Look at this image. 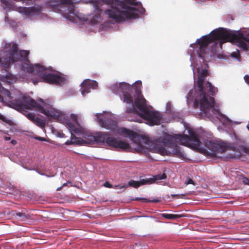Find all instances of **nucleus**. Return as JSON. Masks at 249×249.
Masks as SVG:
<instances>
[{"instance_id": "f257e3e1", "label": "nucleus", "mask_w": 249, "mask_h": 249, "mask_svg": "<svg viewBox=\"0 0 249 249\" xmlns=\"http://www.w3.org/2000/svg\"><path fill=\"white\" fill-rule=\"evenodd\" d=\"M142 84L141 81H136L134 85L122 82L114 84L111 88L114 93L123 96L124 102L131 105L126 108L127 112L139 114L151 125H158L161 116L157 111L149 110L146 100L141 93Z\"/></svg>"}, {"instance_id": "f03ea898", "label": "nucleus", "mask_w": 249, "mask_h": 249, "mask_svg": "<svg viewBox=\"0 0 249 249\" xmlns=\"http://www.w3.org/2000/svg\"><path fill=\"white\" fill-rule=\"evenodd\" d=\"M228 41L237 42L238 46L243 50L247 51L249 46L245 41L249 42V33H231L228 30L219 28L213 30L210 34L197 39L191 47L195 49L199 57L204 61H207L210 51L208 46L213 43L211 51H216L218 47L222 48V44Z\"/></svg>"}, {"instance_id": "7ed1b4c3", "label": "nucleus", "mask_w": 249, "mask_h": 249, "mask_svg": "<svg viewBox=\"0 0 249 249\" xmlns=\"http://www.w3.org/2000/svg\"><path fill=\"white\" fill-rule=\"evenodd\" d=\"M96 5L106 4L110 9L105 10V13L116 22H122L125 19L137 18L139 14L145 12V9L141 2L136 0H90Z\"/></svg>"}, {"instance_id": "20e7f679", "label": "nucleus", "mask_w": 249, "mask_h": 249, "mask_svg": "<svg viewBox=\"0 0 249 249\" xmlns=\"http://www.w3.org/2000/svg\"><path fill=\"white\" fill-rule=\"evenodd\" d=\"M188 133L189 136L180 135L178 136V139L182 145L198 150L202 153L206 152L208 150L213 153H219L222 149L219 144L209 140L205 142L204 147H203L196 132L190 129L188 130Z\"/></svg>"}, {"instance_id": "39448f33", "label": "nucleus", "mask_w": 249, "mask_h": 249, "mask_svg": "<svg viewBox=\"0 0 249 249\" xmlns=\"http://www.w3.org/2000/svg\"><path fill=\"white\" fill-rule=\"evenodd\" d=\"M206 77L198 74L197 81V86L200 92V99L196 98L194 102V105L196 108L200 107V109L204 113L207 114V111L210 108L213 107L214 105V99L213 97H208L206 94V89L209 88L208 91L212 96H213L218 91L217 89L213 86L212 84L207 82L206 87H204V82Z\"/></svg>"}, {"instance_id": "423d86ee", "label": "nucleus", "mask_w": 249, "mask_h": 249, "mask_svg": "<svg viewBox=\"0 0 249 249\" xmlns=\"http://www.w3.org/2000/svg\"><path fill=\"white\" fill-rule=\"evenodd\" d=\"M12 105L14 109L18 111L23 109H36L40 113L53 119H58L60 112L51 107L45 108L30 97H24L22 99L13 101Z\"/></svg>"}, {"instance_id": "0eeeda50", "label": "nucleus", "mask_w": 249, "mask_h": 249, "mask_svg": "<svg viewBox=\"0 0 249 249\" xmlns=\"http://www.w3.org/2000/svg\"><path fill=\"white\" fill-rule=\"evenodd\" d=\"M99 123L102 127L113 131L117 130V133L125 137H128L134 143L140 146L147 144L149 142L147 137L140 135L133 130L124 127L118 128L117 123L110 118H99Z\"/></svg>"}, {"instance_id": "6e6552de", "label": "nucleus", "mask_w": 249, "mask_h": 249, "mask_svg": "<svg viewBox=\"0 0 249 249\" xmlns=\"http://www.w3.org/2000/svg\"><path fill=\"white\" fill-rule=\"evenodd\" d=\"M29 52L27 50H20L16 43L6 44L1 57L0 56V65L8 69L10 64L18 61L28 59Z\"/></svg>"}, {"instance_id": "1a4fd4ad", "label": "nucleus", "mask_w": 249, "mask_h": 249, "mask_svg": "<svg viewBox=\"0 0 249 249\" xmlns=\"http://www.w3.org/2000/svg\"><path fill=\"white\" fill-rule=\"evenodd\" d=\"M22 69L29 73L38 75L44 82L56 85H62L65 82V78L58 74L49 73L48 69L39 64L30 65L26 64Z\"/></svg>"}, {"instance_id": "9d476101", "label": "nucleus", "mask_w": 249, "mask_h": 249, "mask_svg": "<svg viewBox=\"0 0 249 249\" xmlns=\"http://www.w3.org/2000/svg\"><path fill=\"white\" fill-rule=\"evenodd\" d=\"M108 132H99L94 135L89 136L85 144H93L97 143H106L107 145L114 148L126 150L130 148L128 142L118 140L114 138L109 137Z\"/></svg>"}, {"instance_id": "9b49d317", "label": "nucleus", "mask_w": 249, "mask_h": 249, "mask_svg": "<svg viewBox=\"0 0 249 249\" xmlns=\"http://www.w3.org/2000/svg\"><path fill=\"white\" fill-rule=\"evenodd\" d=\"M18 12L28 17L38 16L41 12V7L40 5L34 6L31 7L18 8Z\"/></svg>"}, {"instance_id": "f8f14e48", "label": "nucleus", "mask_w": 249, "mask_h": 249, "mask_svg": "<svg viewBox=\"0 0 249 249\" xmlns=\"http://www.w3.org/2000/svg\"><path fill=\"white\" fill-rule=\"evenodd\" d=\"M166 178V175L165 173L162 174H158L153 176V178H149L142 179L140 180V185L151 184L154 183L156 180L164 179Z\"/></svg>"}, {"instance_id": "ddd939ff", "label": "nucleus", "mask_w": 249, "mask_h": 249, "mask_svg": "<svg viewBox=\"0 0 249 249\" xmlns=\"http://www.w3.org/2000/svg\"><path fill=\"white\" fill-rule=\"evenodd\" d=\"M169 147L171 148L169 152L172 153L173 155H176L178 158H183L185 156L184 153L181 151L179 147L174 142H169Z\"/></svg>"}, {"instance_id": "4468645a", "label": "nucleus", "mask_w": 249, "mask_h": 249, "mask_svg": "<svg viewBox=\"0 0 249 249\" xmlns=\"http://www.w3.org/2000/svg\"><path fill=\"white\" fill-rule=\"evenodd\" d=\"M71 140H68L66 142L67 145L71 144H78L83 145L85 144V140L82 139L81 138L76 137L73 134L71 135Z\"/></svg>"}, {"instance_id": "2eb2a0df", "label": "nucleus", "mask_w": 249, "mask_h": 249, "mask_svg": "<svg viewBox=\"0 0 249 249\" xmlns=\"http://www.w3.org/2000/svg\"><path fill=\"white\" fill-rule=\"evenodd\" d=\"M67 127L71 133V135L73 134V133L79 134L81 132V128L79 127H77L71 123L67 124Z\"/></svg>"}, {"instance_id": "dca6fc26", "label": "nucleus", "mask_w": 249, "mask_h": 249, "mask_svg": "<svg viewBox=\"0 0 249 249\" xmlns=\"http://www.w3.org/2000/svg\"><path fill=\"white\" fill-rule=\"evenodd\" d=\"M128 186L133 187L135 188H138V187H139L141 186L140 183V180L139 181H135L134 180H130L128 182V185L125 184L124 185H122L119 187V188H120V189L126 188L128 187Z\"/></svg>"}, {"instance_id": "f3484780", "label": "nucleus", "mask_w": 249, "mask_h": 249, "mask_svg": "<svg viewBox=\"0 0 249 249\" xmlns=\"http://www.w3.org/2000/svg\"><path fill=\"white\" fill-rule=\"evenodd\" d=\"M1 92L5 96L7 97L8 98H9L11 100L10 101V104L11 105V107L13 108H14L13 107L12 104V102L13 101L16 100H19V99H22L23 97H26V96H23L21 98H19L18 99H13L12 97L11 96V93L8 89H3L1 91Z\"/></svg>"}, {"instance_id": "a211bd4d", "label": "nucleus", "mask_w": 249, "mask_h": 249, "mask_svg": "<svg viewBox=\"0 0 249 249\" xmlns=\"http://www.w3.org/2000/svg\"><path fill=\"white\" fill-rule=\"evenodd\" d=\"M83 85H87L90 88L95 89L97 87L98 84L95 81L85 80L83 82Z\"/></svg>"}, {"instance_id": "6ab92c4d", "label": "nucleus", "mask_w": 249, "mask_h": 249, "mask_svg": "<svg viewBox=\"0 0 249 249\" xmlns=\"http://www.w3.org/2000/svg\"><path fill=\"white\" fill-rule=\"evenodd\" d=\"M162 217L168 219H176L181 217V215L179 214H168V213H162Z\"/></svg>"}, {"instance_id": "aec40b11", "label": "nucleus", "mask_w": 249, "mask_h": 249, "mask_svg": "<svg viewBox=\"0 0 249 249\" xmlns=\"http://www.w3.org/2000/svg\"><path fill=\"white\" fill-rule=\"evenodd\" d=\"M16 215L18 217V219L21 221H24L26 219H29L30 218L29 214H26L25 213L22 212H18L17 213Z\"/></svg>"}, {"instance_id": "412c9836", "label": "nucleus", "mask_w": 249, "mask_h": 249, "mask_svg": "<svg viewBox=\"0 0 249 249\" xmlns=\"http://www.w3.org/2000/svg\"><path fill=\"white\" fill-rule=\"evenodd\" d=\"M34 123L41 128H43L45 126L44 122L42 119L38 117H36Z\"/></svg>"}, {"instance_id": "4be33fe9", "label": "nucleus", "mask_w": 249, "mask_h": 249, "mask_svg": "<svg viewBox=\"0 0 249 249\" xmlns=\"http://www.w3.org/2000/svg\"><path fill=\"white\" fill-rule=\"evenodd\" d=\"M136 200L139 201H141L143 202H153V203H158L160 201V200L159 199H154L152 200L148 199L145 198H137Z\"/></svg>"}, {"instance_id": "5701e85b", "label": "nucleus", "mask_w": 249, "mask_h": 249, "mask_svg": "<svg viewBox=\"0 0 249 249\" xmlns=\"http://www.w3.org/2000/svg\"><path fill=\"white\" fill-rule=\"evenodd\" d=\"M82 90L81 93L84 95L85 93H88L90 92V88L87 85H83V82L81 84Z\"/></svg>"}, {"instance_id": "b1692460", "label": "nucleus", "mask_w": 249, "mask_h": 249, "mask_svg": "<svg viewBox=\"0 0 249 249\" xmlns=\"http://www.w3.org/2000/svg\"><path fill=\"white\" fill-rule=\"evenodd\" d=\"M26 116L29 120H30L33 123L36 118V117H35V114L33 113H28L26 115Z\"/></svg>"}, {"instance_id": "393cba45", "label": "nucleus", "mask_w": 249, "mask_h": 249, "mask_svg": "<svg viewBox=\"0 0 249 249\" xmlns=\"http://www.w3.org/2000/svg\"><path fill=\"white\" fill-rule=\"evenodd\" d=\"M0 119L2 121L4 122L6 124L11 125L12 124V121L10 120H8L6 118L5 116L0 114Z\"/></svg>"}, {"instance_id": "a878e982", "label": "nucleus", "mask_w": 249, "mask_h": 249, "mask_svg": "<svg viewBox=\"0 0 249 249\" xmlns=\"http://www.w3.org/2000/svg\"><path fill=\"white\" fill-rule=\"evenodd\" d=\"M75 2L73 0H60V3L63 4L71 5Z\"/></svg>"}, {"instance_id": "bb28decb", "label": "nucleus", "mask_w": 249, "mask_h": 249, "mask_svg": "<svg viewBox=\"0 0 249 249\" xmlns=\"http://www.w3.org/2000/svg\"><path fill=\"white\" fill-rule=\"evenodd\" d=\"M159 153L162 155H167L168 151L166 150L164 147H161L159 148Z\"/></svg>"}, {"instance_id": "cd10ccee", "label": "nucleus", "mask_w": 249, "mask_h": 249, "mask_svg": "<svg viewBox=\"0 0 249 249\" xmlns=\"http://www.w3.org/2000/svg\"><path fill=\"white\" fill-rule=\"evenodd\" d=\"M231 56L232 57H234V58H236V59H239V58H240V53H239V51H237V52H232V53H231Z\"/></svg>"}, {"instance_id": "c85d7f7f", "label": "nucleus", "mask_w": 249, "mask_h": 249, "mask_svg": "<svg viewBox=\"0 0 249 249\" xmlns=\"http://www.w3.org/2000/svg\"><path fill=\"white\" fill-rule=\"evenodd\" d=\"M171 197L173 198H183V196H185V195L184 194H181V195H178V194H172L171 195Z\"/></svg>"}, {"instance_id": "c756f323", "label": "nucleus", "mask_w": 249, "mask_h": 249, "mask_svg": "<svg viewBox=\"0 0 249 249\" xmlns=\"http://www.w3.org/2000/svg\"><path fill=\"white\" fill-rule=\"evenodd\" d=\"M242 182L244 184L249 185V178L244 177L243 176V178H242Z\"/></svg>"}, {"instance_id": "7c9ffc66", "label": "nucleus", "mask_w": 249, "mask_h": 249, "mask_svg": "<svg viewBox=\"0 0 249 249\" xmlns=\"http://www.w3.org/2000/svg\"><path fill=\"white\" fill-rule=\"evenodd\" d=\"M199 74L206 77L208 75V72L207 70L204 69Z\"/></svg>"}, {"instance_id": "2f4dec72", "label": "nucleus", "mask_w": 249, "mask_h": 249, "mask_svg": "<svg viewBox=\"0 0 249 249\" xmlns=\"http://www.w3.org/2000/svg\"><path fill=\"white\" fill-rule=\"evenodd\" d=\"M186 184L187 185L188 184H195V182L193 180V179L190 178L188 180L187 182L186 183Z\"/></svg>"}, {"instance_id": "473e14b6", "label": "nucleus", "mask_w": 249, "mask_h": 249, "mask_svg": "<svg viewBox=\"0 0 249 249\" xmlns=\"http://www.w3.org/2000/svg\"><path fill=\"white\" fill-rule=\"evenodd\" d=\"M104 186L106 187L111 188L112 187V185L110 184L107 181L105 183Z\"/></svg>"}, {"instance_id": "72a5a7b5", "label": "nucleus", "mask_w": 249, "mask_h": 249, "mask_svg": "<svg viewBox=\"0 0 249 249\" xmlns=\"http://www.w3.org/2000/svg\"><path fill=\"white\" fill-rule=\"evenodd\" d=\"M9 0H1V2L6 6L9 4Z\"/></svg>"}, {"instance_id": "f704fd0d", "label": "nucleus", "mask_w": 249, "mask_h": 249, "mask_svg": "<svg viewBox=\"0 0 249 249\" xmlns=\"http://www.w3.org/2000/svg\"><path fill=\"white\" fill-rule=\"evenodd\" d=\"M244 79L245 80V81L248 84H249V76L248 75H246L245 76H244Z\"/></svg>"}, {"instance_id": "c9c22d12", "label": "nucleus", "mask_w": 249, "mask_h": 249, "mask_svg": "<svg viewBox=\"0 0 249 249\" xmlns=\"http://www.w3.org/2000/svg\"><path fill=\"white\" fill-rule=\"evenodd\" d=\"M36 139L40 141H45L46 139L45 138L40 137H36Z\"/></svg>"}, {"instance_id": "e433bc0d", "label": "nucleus", "mask_w": 249, "mask_h": 249, "mask_svg": "<svg viewBox=\"0 0 249 249\" xmlns=\"http://www.w3.org/2000/svg\"><path fill=\"white\" fill-rule=\"evenodd\" d=\"M11 143L13 145H16L17 143V142L15 140H13L11 141Z\"/></svg>"}, {"instance_id": "4c0bfd02", "label": "nucleus", "mask_w": 249, "mask_h": 249, "mask_svg": "<svg viewBox=\"0 0 249 249\" xmlns=\"http://www.w3.org/2000/svg\"><path fill=\"white\" fill-rule=\"evenodd\" d=\"M4 139L5 141H9L11 139V138L10 137H8V136H5L4 137Z\"/></svg>"}, {"instance_id": "58836bf2", "label": "nucleus", "mask_w": 249, "mask_h": 249, "mask_svg": "<svg viewBox=\"0 0 249 249\" xmlns=\"http://www.w3.org/2000/svg\"><path fill=\"white\" fill-rule=\"evenodd\" d=\"M62 188H63V186H61V187L57 188L56 189V191H60Z\"/></svg>"}, {"instance_id": "ea45409f", "label": "nucleus", "mask_w": 249, "mask_h": 249, "mask_svg": "<svg viewBox=\"0 0 249 249\" xmlns=\"http://www.w3.org/2000/svg\"><path fill=\"white\" fill-rule=\"evenodd\" d=\"M67 185H68V183H64V184L62 185V186H63V187H65V186H67Z\"/></svg>"}, {"instance_id": "a19ab883", "label": "nucleus", "mask_w": 249, "mask_h": 249, "mask_svg": "<svg viewBox=\"0 0 249 249\" xmlns=\"http://www.w3.org/2000/svg\"><path fill=\"white\" fill-rule=\"evenodd\" d=\"M39 101L41 103H43V104H44V102L43 101V100L42 99H40L39 100Z\"/></svg>"}, {"instance_id": "79ce46f5", "label": "nucleus", "mask_w": 249, "mask_h": 249, "mask_svg": "<svg viewBox=\"0 0 249 249\" xmlns=\"http://www.w3.org/2000/svg\"><path fill=\"white\" fill-rule=\"evenodd\" d=\"M247 128L249 130V124L247 125Z\"/></svg>"}]
</instances>
